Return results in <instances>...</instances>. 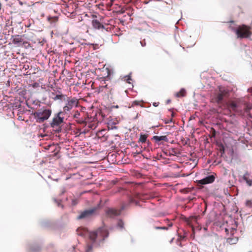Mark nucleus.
Wrapping results in <instances>:
<instances>
[{"label": "nucleus", "instance_id": "nucleus-1", "mask_svg": "<svg viewBox=\"0 0 252 252\" xmlns=\"http://www.w3.org/2000/svg\"><path fill=\"white\" fill-rule=\"evenodd\" d=\"M79 236H108L109 232L106 226H102L93 232H89L86 228L80 227L77 230Z\"/></svg>", "mask_w": 252, "mask_h": 252}, {"label": "nucleus", "instance_id": "nucleus-2", "mask_svg": "<svg viewBox=\"0 0 252 252\" xmlns=\"http://www.w3.org/2000/svg\"><path fill=\"white\" fill-rule=\"evenodd\" d=\"M243 100L240 98L229 100L226 103L227 108L234 113L240 114L243 112Z\"/></svg>", "mask_w": 252, "mask_h": 252}, {"label": "nucleus", "instance_id": "nucleus-3", "mask_svg": "<svg viewBox=\"0 0 252 252\" xmlns=\"http://www.w3.org/2000/svg\"><path fill=\"white\" fill-rule=\"evenodd\" d=\"M228 91L227 90L220 87L218 91L216 92L211 98V102L217 103L218 104L222 103L224 98L227 97Z\"/></svg>", "mask_w": 252, "mask_h": 252}, {"label": "nucleus", "instance_id": "nucleus-4", "mask_svg": "<svg viewBox=\"0 0 252 252\" xmlns=\"http://www.w3.org/2000/svg\"><path fill=\"white\" fill-rule=\"evenodd\" d=\"M51 110L45 109L43 111L35 112L33 113L34 117L37 123H42L47 120L51 114Z\"/></svg>", "mask_w": 252, "mask_h": 252}, {"label": "nucleus", "instance_id": "nucleus-5", "mask_svg": "<svg viewBox=\"0 0 252 252\" xmlns=\"http://www.w3.org/2000/svg\"><path fill=\"white\" fill-rule=\"evenodd\" d=\"M236 33L237 37L241 38H247L252 34L250 28L245 25H242L238 27Z\"/></svg>", "mask_w": 252, "mask_h": 252}, {"label": "nucleus", "instance_id": "nucleus-6", "mask_svg": "<svg viewBox=\"0 0 252 252\" xmlns=\"http://www.w3.org/2000/svg\"><path fill=\"white\" fill-rule=\"evenodd\" d=\"M65 100H66V102L65 105L63 108V111L65 112L70 111L73 107H76L78 105V99L75 97H66Z\"/></svg>", "mask_w": 252, "mask_h": 252}, {"label": "nucleus", "instance_id": "nucleus-7", "mask_svg": "<svg viewBox=\"0 0 252 252\" xmlns=\"http://www.w3.org/2000/svg\"><path fill=\"white\" fill-rule=\"evenodd\" d=\"M92 20L91 22L92 26L94 30H101L105 29L104 26L101 22V17L98 15H91Z\"/></svg>", "mask_w": 252, "mask_h": 252}, {"label": "nucleus", "instance_id": "nucleus-8", "mask_svg": "<svg viewBox=\"0 0 252 252\" xmlns=\"http://www.w3.org/2000/svg\"><path fill=\"white\" fill-rule=\"evenodd\" d=\"M62 114V112H60L58 113L56 116H55L50 124L51 126L53 128L58 127V129L57 130L58 132L61 131L60 125L63 123V118L61 117L60 115Z\"/></svg>", "mask_w": 252, "mask_h": 252}, {"label": "nucleus", "instance_id": "nucleus-9", "mask_svg": "<svg viewBox=\"0 0 252 252\" xmlns=\"http://www.w3.org/2000/svg\"><path fill=\"white\" fill-rule=\"evenodd\" d=\"M98 92H104L106 93L108 97L112 98L113 95L116 94L115 89L114 87H108V85L100 86L98 88Z\"/></svg>", "mask_w": 252, "mask_h": 252}, {"label": "nucleus", "instance_id": "nucleus-10", "mask_svg": "<svg viewBox=\"0 0 252 252\" xmlns=\"http://www.w3.org/2000/svg\"><path fill=\"white\" fill-rule=\"evenodd\" d=\"M200 218L199 216H191L188 218H185V221L187 225L190 226L193 230H194V227L197 226L198 224V219Z\"/></svg>", "mask_w": 252, "mask_h": 252}, {"label": "nucleus", "instance_id": "nucleus-11", "mask_svg": "<svg viewBox=\"0 0 252 252\" xmlns=\"http://www.w3.org/2000/svg\"><path fill=\"white\" fill-rule=\"evenodd\" d=\"M97 237H88L87 240V247L86 249V252H91L93 247L94 246H98L99 244L96 243V238Z\"/></svg>", "mask_w": 252, "mask_h": 252}, {"label": "nucleus", "instance_id": "nucleus-12", "mask_svg": "<svg viewBox=\"0 0 252 252\" xmlns=\"http://www.w3.org/2000/svg\"><path fill=\"white\" fill-rule=\"evenodd\" d=\"M96 209L93 208L89 210H85L82 212L80 215L77 217V219L79 220L88 218L91 217L96 211Z\"/></svg>", "mask_w": 252, "mask_h": 252}, {"label": "nucleus", "instance_id": "nucleus-13", "mask_svg": "<svg viewBox=\"0 0 252 252\" xmlns=\"http://www.w3.org/2000/svg\"><path fill=\"white\" fill-rule=\"evenodd\" d=\"M51 97L55 101L57 100H65L66 95L65 94H63L61 91H58L57 92L55 91V92H52Z\"/></svg>", "mask_w": 252, "mask_h": 252}, {"label": "nucleus", "instance_id": "nucleus-14", "mask_svg": "<svg viewBox=\"0 0 252 252\" xmlns=\"http://www.w3.org/2000/svg\"><path fill=\"white\" fill-rule=\"evenodd\" d=\"M124 209V207H122L121 209H116L114 208L108 209L106 212L107 215L110 217H115L120 215L122 211Z\"/></svg>", "mask_w": 252, "mask_h": 252}, {"label": "nucleus", "instance_id": "nucleus-15", "mask_svg": "<svg viewBox=\"0 0 252 252\" xmlns=\"http://www.w3.org/2000/svg\"><path fill=\"white\" fill-rule=\"evenodd\" d=\"M215 176L214 175H211L205 178L198 181V183L201 185H206L212 183L214 182Z\"/></svg>", "mask_w": 252, "mask_h": 252}, {"label": "nucleus", "instance_id": "nucleus-16", "mask_svg": "<svg viewBox=\"0 0 252 252\" xmlns=\"http://www.w3.org/2000/svg\"><path fill=\"white\" fill-rule=\"evenodd\" d=\"M22 35H15L13 36L12 43L14 44H17L23 42V44H28V45H29V43L27 41H23V39L22 38Z\"/></svg>", "mask_w": 252, "mask_h": 252}, {"label": "nucleus", "instance_id": "nucleus-17", "mask_svg": "<svg viewBox=\"0 0 252 252\" xmlns=\"http://www.w3.org/2000/svg\"><path fill=\"white\" fill-rule=\"evenodd\" d=\"M153 139L155 140L156 142H158L161 141H168V138L166 136H154L153 137Z\"/></svg>", "mask_w": 252, "mask_h": 252}, {"label": "nucleus", "instance_id": "nucleus-18", "mask_svg": "<svg viewBox=\"0 0 252 252\" xmlns=\"http://www.w3.org/2000/svg\"><path fill=\"white\" fill-rule=\"evenodd\" d=\"M238 241V237H228L226 239V243L230 245L235 244Z\"/></svg>", "mask_w": 252, "mask_h": 252}, {"label": "nucleus", "instance_id": "nucleus-19", "mask_svg": "<svg viewBox=\"0 0 252 252\" xmlns=\"http://www.w3.org/2000/svg\"><path fill=\"white\" fill-rule=\"evenodd\" d=\"M243 107V111H244L246 113H249L250 110L252 109V106L246 103L243 100V104H242Z\"/></svg>", "mask_w": 252, "mask_h": 252}, {"label": "nucleus", "instance_id": "nucleus-20", "mask_svg": "<svg viewBox=\"0 0 252 252\" xmlns=\"http://www.w3.org/2000/svg\"><path fill=\"white\" fill-rule=\"evenodd\" d=\"M249 175V174L248 173H246L245 175H244L243 177V179L246 181L247 185L249 186H252V180H250L248 178V176Z\"/></svg>", "mask_w": 252, "mask_h": 252}, {"label": "nucleus", "instance_id": "nucleus-21", "mask_svg": "<svg viewBox=\"0 0 252 252\" xmlns=\"http://www.w3.org/2000/svg\"><path fill=\"white\" fill-rule=\"evenodd\" d=\"M186 94V90L184 89H182L179 92L175 94V96L177 97L185 96Z\"/></svg>", "mask_w": 252, "mask_h": 252}, {"label": "nucleus", "instance_id": "nucleus-22", "mask_svg": "<svg viewBox=\"0 0 252 252\" xmlns=\"http://www.w3.org/2000/svg\"><path fill=\"white\" fill-rule=\"evenodd\" d=\"M48 21L51 24H54L58 21V17L57 16L48 17Z\"/></svg>", "mask_w": 252, "mask_h": 252}, {"label": "nucleus", "instance_id": "nucleus-23", "mask_svg": "<svg viewBox=\"0 0 252 252\" xmlns=\"http://www.w3.org/2000/svg\"><path fill=\"white\" fill-rule=\"evenodd\" d=\"M147 138V134H141L139 139L138 142H141L142 143H145Z\"/></svg>", "mask_w": 252, "mask_h": 252}, {"label": "nucleus", "instance_id": "nucleus-24", "mask_svg": "<svg viewBox=\"0 0 252 252\" xmlns=\"http://www.w3.org/2000/svg\"><path fill=\"white\" fill-rule=\"evenodd\" d=\"M143 103V101L142 100H134L132 102L131 106L140 105L141 107H143V105H142Z\"/></svg>", "mask_w": 252, "mask_h": 252}, {"label": "nucleus", "instance_id": "nucleus-25", "mask_svg": "<svg viewBox=\"0 0 252 252\" xmlns=\"http://www.w3.org/2000/svg\"><path fill=\"white\" fill-rule=\"evenodd\" d=\"M124 222L122 220H119L117 223V226L121 229L124 228Z\"/></svg>", "mask_w": 252, "mask_h": 252}, {"label": "nucleus", "instance_id": "nucleus-26", "mask_svg": "<svg viewBox=\"0 0 252 252\" xmlns=\"http://www.w3.org/2000/svg\"><path fill=\"white\" fill-rule=\"evenodd\" d=\"M124 80L127 83L130 84V81L132 80L131 76L130 75H126L124 77Z\"/></svg>", "mask_w": 252, "mask_h": 252}, {"label": "nucleus", "instance_id": "nucleus-27", "mask_svg": "<svg viewBox=\"0 0 252 252\" xmlns=\"http://www.w3.org/2000/svg\"><path fill=\"white\" fill-rule=\"evenodd\" d=\"M246 205L250 208L252 207V201L250 200L246 201Z\"/></svg>", "mask_w": 252, "mask_h": 252}, {"label": "nucleus", "instance_id": "nucleus-28", "mask_svg": "<svg viewBox=\"0 0 252 252\" xmlns=\"http://www.w3.org/2000/svg\"><path fill=\"white\" fill-rule=\"evenodd\" d=\"M155 228L156 229H161V230H166L168 229V227H166V226H162V227L156 226Z\"/></svg>", "mask_w": 252, "mask_h": 252}, {"label": "nucleus", "instance_id": "nucleus-29", "mask_svg": "<svg viewBox=\"0 0 252 252\" xmlns=\"http://www.w3.org/2000/svg\"><path fill=\"white\" fill-rule=\"evenodd\" d=\"M91 15H97V14L96 13H92V12H90L88 13L85 14V16L86 17L91 18L92 19V17Z\"/></svg>", "mask_w": 252, "mask_h": 252}, {"label": "nucleus", "instance_id": "nucleus-30", "mask_svg": "<svg viewBox=\"0 0 252 252\" xmlns=\"http://www.w3.org/2000/svg\"><path fill=\"white\" fill-rule=\"evenodd\" d=\"M140 44H141V46H142V47H144V46H146V41H145V39H144V40H142V41H140Z\"/></svg>", "mask_w": 252, "mask_h": 252}, {"label": "nucleus", "instance_id": "nucleus-31", "mask_svg": "<svg viewBox=\"0 0 252 252\" xmlns=\"http://www.w3.org/2000/svg\"><path fill=\"white\" fill-rule=\"evenodd\" d=\"M129 201L130 203H137V201L132 198H130Z\"/></svg>", "mask_w": 252, "mask_h": 252}, {"label": "nucleus", "instance_id": "nucleus-32", "mask_svg": "<svg viewBox=\"0 0 252 252\" xmlns=\"http://www.w3.org/2000/svg\"><path fill=\"white\" fill-rule=\"evenodd\" d=\"M39 86V84L38 83H35L33 84V87H37Z\"/></svg>", "mask_w": 252, "mask_h": 252}, {"label": "nucleus", "instance_id": "nucleus-33", "mask_svg": "<svg viewBox=\"0 0 252 252\" xmlns=\"http://www.w3.org/2000/svg\"><path fill=\"white\" fill-rule=\"evenodd\" d=\"M158 104H159V102H154V103H153V105H154V106H155V107L158 106Z\"/></svg>", "mask_w": 252, "mask_h": 252}, {"label": "nucleus", "instance_id": "nucleus-34", "mask_svg": "<svg viewBox=\"0 0 252 252\" xmlns=\"http://www.w3.org/2000/svg\"><path fill=\"white\" fill-rule=\"evenodd\" d=\"M172 122V119H170V121H165V124H168V123H169V122Z\"/></svg>", "mask_w": 252, "mask_h": 252}, {"label": "nucleus", "instance_id": "nucleus-35", "mask_svg": "<svg viewBox=\"0 0 252 252\" xmlns=\"http://www.w3.org/2000/svg\"><path fill=\"white\" fill-rule=\"evenodd\" d=\"M170 102H171V100L170 99H168V100H166V103L167 104H168V103H170Z\"/></svg>", "mask_w": 252, "mask_h": 252}, {"label": "nucleus", "instance_id": "nucleus-36", "mask_svg": "<svg viewBox=\"0 0 252 252\" xmlns=\"http://www.w3.org/2000/svg\"><path fill=\"white\" fill-rule=\"evenodd\" d=\"M171 116L172 117L174 116V113L173 111H171Z\"/></svg>", "mask_w": 252, "mask_h": 252}, {"label": "nucleus", "instance_id": "nucleus-37", "mask_svg": "<svg viewBox=\"0 0 252 252\" xmlns=\"http://www.w3.org/2000/svg\"><path fill=\"white\" fill-rule=\"evenodd\" d=\"M115 107L118 108L119 107V106L118 105H116L115 106Z\"/></svg>", "mask_w": 252, "mask_h": 252}, {"label": "nucleus", "instance_id": "nucleus-38", "mask_svg": "<svg viewBox=\"0 0 252 252\" xmlns=\"http://www.w3.org/2000/svg\"><path fill=\"white\" fill-rule=\"evenodd\" d=\"M184 238H185L184 237H180V238H182V239H184Z\"/></svg>", "mask_w": 252, "mask_h": 252}]
</instances>
